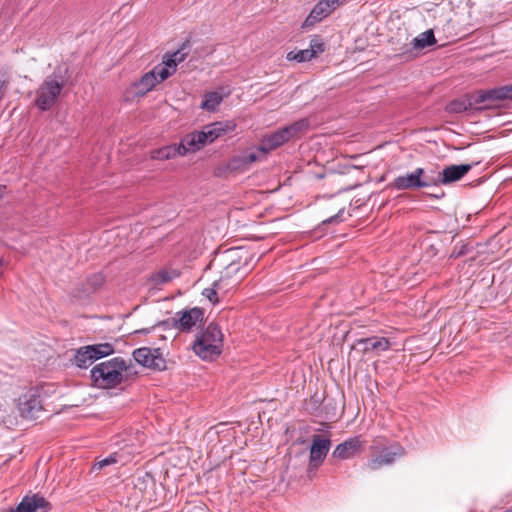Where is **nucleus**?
I'll list each match as a JSON object with an SVG mask.
<instances>
[{
    "instance_id": "obj_1",
    "label": "nucleus",
    "mask_w": 512,
    "mask_h": 512,
    "mask_svg": "<svg viewBox=\"0 0 512 512\" xmlns=\"http://www.w3.org/2000/svg\"><path fill=\"white\" fill-rule=\"evenodd\" d=\"M235 126L230 121L208 124L201 131H194L185 135L179 145H168L153 150L151 158L155 160H168L178 155L184 156L188 152H196L205 145L214 142L217 138L232 132Z\"/></svg>"
},
{
    "instance_id": "obj_2",
    "label": "nucleus",
    "mask_w": 512,
    "mask_h": 512,
    "mask_svg": "<svg viewBox=\"0 0 512 512\" xmlns=\"http://www.w3.org/2000/svg\"><path fill=\"white\" fill-rule=\"evenodd\" d=\"M238 253V248H231L217 254L210 262V266L222 267L219 279L214 281L216 288L230 289L240 283L244 278L245 272L240 273L242 263Z\"/></svg>"
},
{
    "instance_id": "obj_3",
    "label": "nucleus",
    "mask_w": 512,
    "mask_h": 512,
    "mask_svg": "<svg viewBox=\"0 0 512 512\" xmlns=\"http://www.w3.org/2000/svg\"><path fill=\"white\" fill-rule=\"evenodd\" d=\"M69 77L68 67H56L53 73L46 76L36 90V106L42 111L49 110L56 103Z\"/></svg>"
},
{
    "instance_id": "obj_4",
    "label": "nucleus",
    "mask_w": 512,
    "mask_h": 512,
    "mask_svg": "<svg viewBox=\"0 0 512 512\" xmlns=\"http://www.w3.org/2000/svg\"><path fill=\"white\" fill-rule=\"evenodd\" d=\"M128 368L124 358L114 357L95 365L91 370V378L98 387L113 388L122 383L123 372Z\"/></svg>"
},
{
    "instance_id": "obj_5",
    "label": "nucleus",
    "mask_w": 512,
    "mask_h": 512,
    "mask_svg": "<svg viewBox=\"0 0 512 512\" xmlns=\"http://www.w3.org/2000/svg\"><path fill=\"white\" fill-rule=\"evenodd\" d=\"M223 334L215 323H210L196 335L193 350L203 360H214L222 353Z\"/></svg>"
},
{
    "instance_id": "obj_6",
    "label": "nucleus",
    "mask_w": 512,
    "mask_h": 512,
    "mask_svg": "<svg viewBox=\"0 0 512 512\" xmlns=\"http://www.w3.org/2000/svg\"><path fill=\"white\" fill-rule=\"evenodd\" d=\"M383 438H377L370 446L371 457L367 461V468L375 471L383 466L391 465L397 457L404 454V449L397 443L391 445L382 444Z\"/></svg>"
},
{
    "instance_id": "obj_7",
    "label": "nucleus",
    "mask_w": 512,
    "mask_h": 512,
    "mask_svg": "<svg viewBox=\"0 0 512 512\" xmlns=\"http://www.w3.org/2000/svg\"><path fill=\"white\" fill-rule=\"evenodd\" d=\"M485 90H477L473 93L466 94L460 99L451 101L446 110L449 113H462L469 110L482 111L492 107V104L488 103L487 99H481L484 96Z\"/></svg>"
},
{
    "instance_id": "obj_8",
    "label": "nucleus",
    "mask_w": 512,
    "mask_h": 512,
    "mask_svg": "<svg viewBox=\"0 0 512 512\" xmlns=\"http://www.w3.org/2000/svg\"><path fill=\"white\" fill-rule=\"evenodd\" d=\"M435 184L432 178L424 175L423 168H416L411 173L399 175L389 186L396 190H412L419 188L431 187Z\"/></svg>"
},
{
    "instance_id": "obj_9",
    "label": "nucleus",
    "mask_w": 512,
    "mask_h": 512,
    "mask_svg": "<svg viewBox=\"0 0 512 512\" xmlns=\"http://www.w3.org/2000/svg\"><path fill=\"white\" fill-rule=\"evenodd\" d=\"M134 360L145 368L155 371L166 369V360L160 348L141 347L133 351Z\"/></svg>"
},
{
    "instance_id": "obj_10",
    "label": "nucleus",
    "mask_w": 512,
    "mask_h": 512,
    "mask_svg": "<svg viewBox=\"0 0 512 512\" xmlns=\"http://www.w3.org/2000/svg\"><path fill=\"white\" fill-rule=\"evenodd\" d=\"M331 441L329 438H322L320 435L312 436V444L309 455V471L316 470L325 460L329 452Z\"/></svg>"
},
{
    "instance_id": "obj_11",
    "label": "nucleus",
    "mask_w": 512,
    "mask_h": 512,
    "mask_svg": "<svg viewBox=\"0 0 512 512\" xmlns=\"http://www.w3.org/2000/svg\"><path fill=\"white\" fill-rule=\"evenodd\" d=\"M339 0H320L311 10L302 24V28H309L330 15L338 6Z\"/></svg>"
},
{
    "instance_id": "obj_12",
    "label": "nucleus",
    "mask_w": 512,
    "mask_h": 512,
    "mask_svg": "<svg viewBox=\"0 0 512 512\" xmlns=\"http://www.w3.org/2000/svg\"><path fill=\"white\" fill-rule=\"evenodd\" d=\"M17 408L19 414L25 419H37L42 411V403L39 396L36 395H24L18 400Z\"/></svg>"
},
{
    "instance_id": "obj_13",
    "label": "nucleus",
    "mask_w": 512,
    "mask_h": 512,
    "mask_svg": "<svg viewBox=\"0 0 512 512\" xmlns=\"http://www.w3.org/2000/svg\"><path fill=\"white\" fill-rule=\"evenodd\" d=\"M472 169L471 164L450 165L440 171L433 186L449 185L462 179Z\"/></svg>"
},
{
    "instance_id": "obj_14",
    "label": "nucleus",
    "mask_w": 512,
    "mask_h": 512,
    "mask_svg": "<svg viewBox=\"0 0 512 512\" xmlns=\"http://www.w3.org/2000/svg\"><path fill=\"white\" fill-rule=\"evenodd\" d=\"M179 318H172L173 326L180 331H190L198 322L203 320V310L195 307L190 310L178 312Z\"/></svg>"
},
{
    "instance_id": "obj_15",
    "label": "nucleus",
    "mask_w": 512,
    "mask_h": 512,
    "mask_svg": "<svg viewBox=\"0 0 512 512\" xmlns=\"http://www.w3.org/2000/svg\"><path fill=\"white\" fill-rule=\"evenodd\" d=\"M363 450V441L359 436L351 437L338 444L332 453V457L345 460L352 458Z\"/></svg>"
},
{
    "instance_id": "obj_16",
    "label": "nucleus",
    "mask_w": 512,
    "mask_h": 512,
    "mask_svg": "<svg viewBox=\"0 0 512 512\" xmlns=\"http://www.w3.org/2000/svg\"><path fill=\"white\" fill-rule=\"evenodd\" d=\"M51 504L41 495L25 496L16 507V512H48Z\"/></svg>"
},
{
    "instance_id": "obj_17",
    "label": "nucleus",
    "mask_w": 512,
    "mask_h": 512,
    "mask_svg": "<svg viewBox=\"0 0 512 512\" xmlns=\"http://www.w3.org/2000/svg\"><path fill=\"white\" fill-rule=\"evenodd\" d=\"M288 141L289 139L285 132V129L280 128L274 133L264 136L261 140V144L259 145L258 150L263 154H266Z\"/></svg>"
},
{
    "instance_id": "obj_18",
    "label": "nucleus",
    "mask_w": 512,
    "mask_h": 512,
    "mask_svg": "<svg viewBox=\"0 0 512 512\" xmlns=\"http://www.w3.org/2000/svg\"><path fill=\"white\" fill-rule=\"evenodd\" d=\"M357 344L363 346L362 352L364 354L369 352H376L379 354L380 352L389 350L391 347V342L388 338L377 336L361 338L357 340Z\"/></svg>"
},
{
    "instance_id": "obj_19",
    "label": "nucleus",
    "mask_w": 512,
    "mask_h": 512,
    "mask_svg": "<svg viewBox=\"0 0 512 512\" xmlns=\"http://www.w3.org/2000/svg\"><path fill=\"white\" fill-rule=\"evenodd\" d=\"M157 84V76H155L153 71L150 70L133 84V87L135 89L134 95L142 97L146 95L148 92H150Z\"/></svg>"
},
{
    "instance_id": "obj_20",
    "label": "nucleus",
    "mask_w": 512,
    "mask_h": 512,
    "mask_svg": "<svg viewBox=\"0 0 512 512\" xmlns=\"http://www.w3.org/2000/svg\"><path fill=\"white\" fill-rule=\"evenodd\" d=\"M481 99H487L489 103L496 101L512 100V84H507L493 89L485 90Z\"/></svg>"
},
{
    "instance_id": "obj_21",
    "label": "nucleus",
    "mask_w": 512,
    "mask_h": 512,
    "mask_svg": "<svg viewBox=\"0 0 512 512\" xmlns=\"http://www.w3.org/2000/svg\"><path fill=\"white\" fill-rule=\"evenodd\" d=\"M179 272L175 269H160L152 273L148 279L153 286H160L169 283L179 277Z\"/></svg>"
},
{
    "instance_id": "obj_22",
    "label": "nucleus",
    "mask_w": 512,
    "mask_h": 512,
    "mask_svg": "<svg viewBox=\"0 0 512 512\" xmlns=\"http://www.w3.org/2000/svg\"><path fill=\"white\" fill-rule=\"evenodd\" d=\"M84 349L88 351L92 362L114 353L113 345L108 342L87 345L84 346Z\"/></svg>"
},
{
    "instance_id": "obj_23",
    "label": "nucleus",
    "mask_w": 512,
    "mask_h": 512,
    "mask_svg": "<svg viewBox=\"0 0 512 512\" xmlns=\"http://www.w3.org/2000/svg\"><path fill=\"white\" fill-rule=\"evenodd\" d=\"M152 71L154 75L157 76V82L159 84L173 75L176 68L173 60H167L166 57H163L162 63L156 65Z\"/></svg>"
},
{
    "instance_id": "obj_24",
    "label": "nucleus",
    "mask_w": 512,
    "mask_h": 512,
    "mask_svg": "<svg viewBox=\"0 0 512 512\" xmlns=\"http://www.w3.org/2000/svg\"><path fill=\"white\" fill-rule=\"evenodd\" d=\"M283 128L285 129L289 140L299 138L304 132L308 130L309 121L306 118H302Z\"/></svg>"
},
{
    "instance_id": "obj_25",
    "label": "nucleus",
    "mask_w": 512,
    "mask_h": 512,
    "mask_svg": "<svg viewBox=\"0 0 512 512\" xmlns=\"http://www.w3.org/2000/svg\"><path fill=\"white\" fill-rule=\"evenodd\" d=\"M436 43V39L434 36V32L432 29H429L417 37H415L412 41L413 48L416 50H421L426 47L432 46Z\"/></svg>"
},
{
    "instance_id": "obj_26",
    "label": "nucleus",
    "mask_w": 512,
    "mask_h": 512,
    "mask_svg": "<svg viewBox=\"0 0 512 512\" xmlns=\"http://www.w3.org/2000/svg\"><path fill=\"white\" fill-rule=\"evenodd\" d=\"M191 41L189 39L185 40L181 47L175 51L172 54L166 53L164 57H166L167 60H173L175 64V68H177V65L181 62H183L186 57L189 55L191 50Z\"/></svg>"
},
{
    "instance_id": "obj_27",
    "label": "nucleus",
    "mask_w": 512,
    "mask_h": 512,
    "mask_svg": "<svg viewBox=\"0 0 512 512\" xmlns=\"http://www.w3.org/2000/svg\"><path fill=\"white\" fill-rule=\"evenodd\" d=\"M90 357L88 351L83 346L76 350L73 361L77 367L86 369L93 363Z\"/></svg>"
},
{
    "instance_id": "obj_28",
    "label": "nucleus",
    "mask_w": 512,
    "mask_h": 512,
    "mask_svg": "<svg viewBox=\"0 0 512 512\" xmlns=\"http://www.w3.org/2000/svg\"><path fill=\"white\" fill-rule=\"evenodd\" d=\"M222 102V96L217 92H209L205 95L201 107L207 111H215L217 106Z\"/></svg>"
},
{
    "instance_id": "obj_29",
    "label": "nucleus",
    "mask_w": 512,
    "mask_h": 512,
    "mask_svg": "<svg viewBox=\"0 0 512 512\" xmlns=\"http://www.w3.org/2000/svg\"><path fill=\"white\" fill-rule=\"evenodd\" d=\"M248 168L249 166L246 162L243 153L241 155L234 156L227 163V169L230 172H243L246 171Z\"/></svg>"
},
{
    "instance_id": "obj_30",
    "label": "nucleus",
    "mask_w": 512,
    "mask_h": 512,
    "mask_svg": "<svg viewBox=\"0 0 512 512\" xmlns=\"http://www.w3.org/2000/svg\"><path fill=\"white\" fill-rule=\"evenodd\" d=\"M286 58L289 61L295 60L298 63H302V62L310 61L312 58H315V57L313 56V50H309L307 48V49H302L299 51H290L287 54Z\"/></svg>"
},
{
    "instance_id": "obj_31",
    "label": "nucleus",
    "mask_w": 512,
    "mask_h": 512,
    "mask_svg": "<svg viewBox=\"0 0 512 512\" xmlns=\"http://www.w3.org/2000/svg\"><path fill=\"white\" fill-rule=\"evenodd\" d=\"M309 50H313V56L316 57L318 54H321L325 51V44L322 38L319 35H315L311 41Z\"/></svg>"
},
{
    "instance_id": "obj_32",
    "label": "nucleus",
    "mask_w": 512,
    "mask_h": 512,
    "mask_svg": "<svg viewBox=\"0 0 512 512\" xmlns=\"http://www.w3.org/2000/svg\"><path fill=\"white\" fill-rule=\"evenodd\" d=\"M104 282L101 274H93L87 279V285L91 291H96Z\"/></svg>"
},
{
    "instance_id": "obj_33",
    "label": "nucleus",
    "mask_w": 512,
    "mask_h": 512,
    "mask_svg": "<svg viewBox=\"0 0 512 512\" xmlns=\"http://www.w3.org/2000/svg\"><path fill=\"white\" fill-rule=\"evenodd\" d=\"M229 289H218L214 286V283L212 284V287L210 288H205L202 292V294L207 297L211 302L213 303H217L219 300H218V297H217V292L218 291H223V292H226L228 291Z\"/></svg>"
},
{
    "instance_id": "obj_34",
    "label": "nucleus",
    "mask_w": 512,
    "mask_h": 512,
    "mask_svg": "<svg viewBox=\"0 0 512 512\" xmlns=\"http://www.w3.org/2000/svg\"><path fill=\"white\" fill-rule=\"evenodd\" d=\"M9 84V75L6 71H0V101L3 99L5 90Z\"/></svg>"
},
{
    "instance_id": "obj_35",
    "label": "nucleus",
    "mask_w": 512,
    "mask_h": 512,
    "mask_svg": "<svg viewBox=\"0 0 512 512\" xmlns=\"http://www.w3.org/2000/svg\"><path fill=\"white\" fill-rule=\"evenodd\" d=\"M116 461V458L111 455L105 459L96 462L93 466V470H101L103 467L116 463Z\"/></svg>"
},
{
    "instance_id": "obj_36",
    "label": "nucleus",
    "mask_w": 512,
    "mask_h": 512,
    "mask_svg": "<svg viewBox=\"0 0 512 512\" xmlns=\"http://www.w3.org/2000/svg\"><path fill=\"white\" fill-rule=\"evenodd\" d=\"M343 212H344V208L339 209L337 214H335V215H333V216L323 220V223L324 224H330V223L341 222L342 221L341 216H342Z\"/></svg>"
},
{
    "instance_id": "obj_37",
    "label": "nucleus",
    "mask_w": 512,
    "mask_h": 512,
    "mask_svg": "<svg viewBox=\"0 0 512 512\" xmlns=\"http://www.w3.org/2000/svg\"><path fill=\"white\" fill-rule=\"evenodd\" d=\"M243 155L249 167L252 163L258 160V155L255 152H244Z\"/></svg>"
},
{
    "instance_id": "obj_38",
    "label": "nucleus",
    "mask_w": 512,
    "mask_h": 512,
    "mask_svg": "<svg viewBox=\"0 0 512 512\" xmlns=\"http://www.w3.org/2000/svg\"><path fill=\"white\" fill-rule=\"evenodd\" d=\"M424 175L429 177V178H432L434 180V182H436V179H437V176L440 175V172H434V171H430V172H427L425 169H424Z\"/></svg>"
},
{
    "instance_id": "obj_39",
    "label": "nucleus",
    "mask_w": 512,
    "mask_h": 512,
    "mask_svg": "<svg viewBox=\"0 0 512 512\" xmlns=\"http://www.w3.org/2000/svg\"><path fill=\"white\" fill-rule=\"evenodd\" d=\"M150 328H145V329H140V330H136L135 333H143V334H148L150 332Z\"/></svg>"
},
{
    "instance_id": "obj_40",
    "label": "nucleus",
    "mask_w": 512,
    "mask_h": 512,
    "mask_svg": "<svg viewBox=\"0 0 512 512\" xmlns=\"http://www.w3.org/2000/svg\"><path fill=\"white\" fill-rule=\"evenodd\" d=\"M0 418H2V420H3L4 422H6V420H5L4 416L0 415Z\"/></svg>"
},
{
    "instance_id": "obj_41",
    "label": "nucleus",
    "mask_w": 512,
    "mask_h": 512,
    "mask_svg": "<svg viewBox=\"0 0 512 512\" xmlns=\"http://www.w3.org/2000/svg\"><path fill=\"white\" fill-rule=\"evenodd\" d=\"M11 512H16V510L14 509V510H12Z\"/></svg>"
}]
</instances>
